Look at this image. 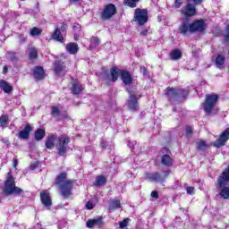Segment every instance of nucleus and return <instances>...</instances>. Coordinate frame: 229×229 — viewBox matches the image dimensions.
Wrapping results in <instances>:
<instances>
[{"label":"nucleus","instance_id":"36","mask_svg":"<svg viewBox=\"0 0 229 229\" xmlns=\"http://www.w3.org/2000/svg\"><path fill=\"white\" fill-rule=\"evenodd\" d=\"M30 35L31 37H39V35H42V30L37 27H34L30 30Z\"/></svg>","mask_w":229,"mask_h":229},{"label":"nucleus","instance_id":"3","mask_svg":"<svg viewBox=\"0 0 229 229\" xmlns=\"http://www.w3.org/2000/svg\"><path fill=\"white\" fill-rule=\"evenodd\" d=\"M229 165L216 178V189L223 199H229Z\"/></svg>","mask_w":229,"mask_h":229},{"label":"nucleus","instance_id":"4","mask_svg":"<svg viewBox=\"0 0 229 229\" xmlns=\"http://www.w3.org/2000/svg\"><path fill=\"white\" fill-rule=\"evenodd\" d=\"M164 94L170 103H173V101H176L177 98H181L182 99H185L189 96V89H183V88H171L167 87L164 90Z\"/></svg>","mask_w":229,"mask_h":229},{"label":"nucleus","instance_id":"45","mask_svg":"<svg viewBox=\"0 0 229 229\" xmlns=\"http://www.w3.org/2000/svg\"><path fill=\"white\" fill-rule=\"evenodd\" d=\"M193 131H192V127L191 125H187L186 126V135H192Z\"/></svg>","mask_w":229,"mask_h":229},{"label":"nucleus","instance_id":"32","mask_svg":"<svg viewBox=\"0 0 229 229\" xmlns=\"http://www.w3.org/2000/svg\"><path fill=\"white\" fill-rule=\"evenodd\" d=\"M207 148H208V144H207V141L203 140L197 141V149H199V151H205Z\"/></svg>","mask_w":229,"mask_h":229},{"label":"nucleus","instance_id":"29","mask_svg":"<svg viewBox=\"0 0 229 229\" xmlns=\"http://www.w3.org/2000/svg\"><path fill=\"white\" fill-rule=\"evenodd\" d=\"M225 62H226V58L223 55H216L215 59V64L218 69H222L223 65H225Z\"/></svg>","mask_w":229,"mask_h":229},{"label":"nucleus","instance_id":"28","mask_svg":"<svg viewBox=\"0 0 229 229\" xmlns=\"http://www.w3.org/2000/svg\"><path fill=\"white\" fill-rule=\"evenodd\" d=\"M182 56V50L178 48H174L170 53V60H173V61L180 60Z\"/></svg>","mask_w":229,"mask_h":229},{"label":"nucleus","instance_id":"33","mask_svg":"<svg viewBox=\"0 0 229 229\" xmlns=\"http://www.w3.org/2000/svg\"><path fill=\"white\" fill-rule=\"evenodd\" d=\"M30 60H37L38 58V51L37 48H31L29 52Z\"/></svg>","mask_w":229,"mask_h":229},{"label":"nucleus","instance_id":"12","mask_svg":"<svg viewBox=\"0 0 229 229\" xmlns=\"http://www.w3.org/2000/svg\"><path fill=\"white\" fill-rule=\"evenodd\" d=\"M126 91L129 94V100L127 101L128 106L131 112H137L139 110V98L134 94L133 91L130 90V89H126Z\"/></svg>","mask_w":229,"mask_h":229},{"label":"nucleus","instance_id":"2","mask_svg":"<svg viewBox=\"0 0 229 229\" xmlns=\"http://www.w3.org/2000/svg\"><path fill=\"white\" fill-rule=\"evenodd\" d=\"M57 189L60 191L61 196L67 199L70 196H72V186L74 181L67 180V173L62 172L55 177V182Z\"/></svg>","mask_w":229,"mask_h":229},{"label":"nucleus","instance_id":"25","mask_svg":"<svg viewBox=\"0 0 229 229\" xmlns=\"http://www.w3.org/2000/svg\"><path fill=\"white\" fill-rule=\"evenodd\" d=\"M106 176L105 175H98L93 182L94 187H103L106 185Z\"/></svg>","mask_w":229,"mask_h":229},{"label":"nucleus","instance_id":"53","mask_svg":"<svg viewBox=\"0 0 229 229\" xmlns=\"http://www.w3.org/2000/svg\"><path fill=\"white\" fill-rule=\"evenodd\" d=\"M73 40H75V41L80 40V35L79 34H74L73 35Z\"/></svg>","mask_w":229,"mask_h":229},{"label":"nucleus","instance_id":"55","mask_svg":"<svg viewBox=\"0 0 229 229\" xmlns=\"http://www.w3.org/2000/svg\"><path fill=\"white\" fill-rule=\"evenodd\" d=\"M165 149H166L167 151H169V148H165Z\"/></svg>","mask_w":229,"mask_h":229},{"label":"nucleus","instance_id":"24","mask_svg":"<svg viewBox=\"0 0 229 229\" xmlns=\"http://www.w3.org/2000/svg\"><path fill=\"white\" fill-rule=\"evenodd\" d=\"M71 90L74 96H80L83 91V86H81L78 81H72Z\"/></svg>","mask_w":229,"mask_h":229},{"label":"nucleus","instance_id":"39","mask_svg":"<svg viewBox=\"0 0 229 229\" xmlns=\"http://www.w3.org/2000/svg\"><path fill=\"white\" fill-rule=\"evenodd\" d=\"M224 41L226 44H229V24L226 25V27H225V35L224 37Z\"/></svg>","mask_w":229,"mask_h":229},{"label":"nucleus","instance_id":"26","mask_svg":"<svg viewBox=\"0 0 229 229\" xmlns=\"http://www.w3.org/2000/svg\"><path fill=\"white\" fill-rule=\"evenodd\" d=\"M78 49H80L78 43L70 42L66 45V50L70 55H76V53H78Z\"/></svg>","mask_w":229,"mask_h":229},{"label":"nucleus","instance_id":"10","mask_svg":"<svg viewBox=\"0 0 229 229\" xmlns=\"http://www.w3.org/2000/svg\"><path fill=\"white\" fill-rule=\"evenodd\" d=\"M117 13V7L114 4H107L104 5L102 12L100 13L101 21H111L114 15Z\"/></svg>","mask_w":229,"mask_h":229},{"label":"nucleus","instance_id":"18","mask_svg":"<svg viewBox=\"0 0 229 229\" xmlns=\"http://www.w3.org/2000/svg\"><path fill=\"white\" fill-rule=\"evenodd\" d=\"M105 225V222L103 221V216H98V218L94 219H89L86 223L87 228H92L93 226H98V228H101Z\"/></svg>","mask_w":229,"mask_h":229},{"label":"nucleus","instance_id":"47","mask_svg":"<svg viewBox=\"0 0 229 229\" xmlns=\"http://www.w3.org/2000/svg\"><path fill=\"white\" fill-rule=\"evenodd\" d=\"M86 208H87L88 210H92V208H94V204H93L92 202H90V201H88V202L86 203Z\"/></svg>","mask_w":229,"mask_h":229},{"label":"nucleus","instance_id":"42","mask_svg":"<svg viewBox=\"0 0 229 229\" xmlns=\"http://www.w3.org/2000/svg\"><path fill=\"white\" fill-rule=\"evenodd\" d=\"M72 30L74 31H81V25L80 23H74Z\"/></svg>","mask_w":229,"mask_h":229},{"label":"nucleus","instance_id":"11","mask_svg":"<svg viewBox=\"0 0 229 229\" xmlns=\"http://www.w3.org/2000/svg\"><path fill=\"white\" fill-rule=\"evenodd\" d=\"M148 9L136 8L134 11L133 21L137 22L138 26H144L148 22Z\"/></svg>","mask_w":229,"mask_h":229},{"label":"nucleus","instance_id":"46","mask_svg":"<svg viewBox=\"0 0 229 229\" xmlns=\"http://www.w3.org/2000/svg\"><path fill=\"white\" fill-rule=\"evenodd\" d=\"M100 148L101 149H106L108 148V141L102 140L100 142Z\"/></svg>","mask_w":229,"mask_h":229},{"label":"nucleus","instance_id":"54","mask_svg":"<svg viewBox=\"0 0 229 229\" xmlns=\"http://www.w3.org/2000/svg\"><path fill=\"white\" fill-rule=\"evenodd\" d=\"M70 1V3H78V1H80V0H69Z\"/></svg>","mask_w":229,"mask_h":229},{"label":"nucleus","instance_id":"31","mask_svg":"<svg viewBox=\"0 0 229 229\" xmlns=\"http://www.w3.org/2000/svg\"><path fill=\"white\" fill-rule=\"evenodd\" d=\"M123 205L121 204V200L119 199H114L111 202V205L109 206V210H115L117 208H122Z\"/></svg>","mask_w":229,"mask_h":229},{"label":"nucleus","instance_id":"44","mask_svg":"<svg viewBox=\"0 0 229 229\" xmlns=\"http://www.w3.org/2000/svg\"><path fill=\"white\" fill-rule=\"evenodd\" d=\"M140 69L143 72V76H148V74H149V72L146 66H140Z\"/></svg>","mask_w":229,"mask_h":229},{"label":"nucleus","instance_id":"7","mask_svg":"<svg viewBox=\"0 0 229 229\" xmlns=\"http://www.w3.org/2000/svg\"><path fill=\"white\" fill-rule=\"evenodd\" d=\"M164 175L160 174L158 172L155 173H145V180H148V182H152L154 183H164L165 180L169 177V174H171V170H165L163 172Z\"/></svg>","mask_w":229,"mask_h":229},{"label":"nucleus","instance_id":"20","mask_svg":"<svg viewBox=\"0 0 229 229\" xmlns=\"http://www.w3.org/2000/svg\"><path fill=\"white\" fill-rule=\"evenodd\" d=\"M52 40H55V42H60L64 44L65 39L64 38V35H62V30L59 28H55L53 34L51 35Z\"/></svg>","mask_w":229,"mask_h":229},{"label":"nucleus","instance_id":"37","mask_svg":"<svg viewBox=\"0 0 229 229\" xmlns=\"http://www.w3.org/2000/svg\"><path fill=\"white\" fill-rule=\"evenodd\" d=\"M101 40H99V38L98 37H92L90 46L92 47H98V46H100Z\"/></svg>","mask_w":229,"mask_h":229},{"label":"nucleus","instance_id":"15","mask_svg":"<svg viewBox=\"0 0 229 229\" xmlns=\"http://www.w3.org/2000/svg\"><path fill=\"white\" fill-rule=\"evenodd\" d=\"M228 140H229V127L225 131H223L218 139L213 142V146L214 148H223V146H225L226 144V142H228Z\"/></svg>","mask_w":229,"mask_h":229},{"label":"nucleus","instance_id":"1","mask_svg":"<svg viewBox=\"0 0 229 229\" xmlns=\"http://www.w3.org/2000/svg\"><path fill=\"white\" fill-rule=\"evenodd\" d=\"M187 4H185L181 9V13L184 17L182 21L181 25L178 28V33L180 35H189V33H205L207 31V22L204 19L194 20L191 23H189L191 17H194L198 13V9L196 6H199L203 0H186Z\"/></svg>","mask_w":229,"mask_h":229},{"label":"nucleus","instance_id":"51","mask_svg":"<svg viewBox=\"0 0 229 229\" xmlns=\"http://www.w3.org/2000/svg\"><path fill=\"white\" fill-rule=\"evenodd\" d=\"M3 74H8V66L7 65H4L3 67Z\"/></svg>","mask_w":229,"mask_h":229},{"label":"nucleus","instance_id":"43","mask_svg":"<svg viewBox=\"0 0 229 229\" xmlns=\"http://www.w3.org/2000/svg\"><path fill=\"white\" fill-rule=\"evenodd\" d=\"M186 192H187V194H190L191 196H192V194H194V187L188 186L186 188Z\"/></svg>","mask_w":229,"mask_h":229},{"label":"nucleus","instance_id":"21","mask_svg":"<svg viewBox=\"0 0 229 229\" xmlns=\"http://www.w3.org/2000/svg\"><path fill=\"white\" fill-rule=\"evenodd\" d=\"M55 142H56V134L50 133L46 140L45 146L47 149H53L55 148Z\"/></svg>","mask_w":229,"mask_h":229},{"label":"nucleus","instance_id":"48","mask_svg":"<svg viewBox=\"0 0 229 229\" xmlns=\"http://www.w3.org/2000/svg\"><path fill=\"white\" fill-rule=\"evenodd\" d=\"M151 198H154L155 199H158V191H153L150 193Z\"/></svg>","mask_w":229,"mask_h":229},{"label":"nucleus","instance_id":"17","mask_svg":"<svg viewBox=\"0 0 229 229\" xmlns=\"http://www.w3.org/2000/svg\"><path fill=\"white\" fill-rule=\"evenodd\" d=\"M65 69H66L65 63H64V61H62V60L55 61L54 72H55V74L57 76H62V74L65 71Z\"/></svg>","mask_w":229,"mask_h":229},{"label":"nucleus","instance_id":"13","mask_svg":"<svg viewBox=\"0 0 229 229\" xmlns=\"http://www.w3.org/2000/svg\"><path fill=\"white\" fill-rule=\"evenodd\" d=\"M31 72L35 81H42L46 80V76H47V74H46V70H44V67L40 65L34 66L31 69Z\"/></svg>","mask_w":229,"mask_h":229},{"label":"nucleus","instance_id":"5","mask_svg":"<svg viewBox=\"0 0 229 229\" xmlns=\"http://www.w3.org/2000/svg\"><path fill=\"white\" fill-rule=\"evenodd\" d=\"M4 192L6 196L21 194L22 192V189L15 186V177L12 174V172L7 174V178L4 182Z\"/></svg>","mask_w":229,"mask_h":229},{"label":"nucleus","instance_id":"52","mask_svg":"<svg viewBox=\"0 0 229 229\" xmlns=\"http://www.w3.org/2000/svg\"><path fill=\"white\" fill-rule=\"evenodd\" d=\"M19 165V160L17 158L13 159V167H17Z\"/></svg>","mask_w":229,"mask_h":229},{"label":"nucleus","instance_id":"38","mask_svg":"<svg viewBox=\"0 0 229 229\" xmlns=\"http://www.w3.org/2000/svg\"><path fill=\"white\" fill-rule=\"evenodd\" d=\"M130 223V218H125L123 221L119 222V228H126Z\"/></svg>","mask_w":229,"mask_h":229},{"label":"nucleus","instance_id":"50","mask_svg":"<svg viewBox=\"0 0 229 229\" xmlns=\"http://www.w3.org/2000/svg\"><path fill=\"white\" fill-rule=\"evenodd\" d=\"M67 28H68L67 23L63 22L61 24V31H67Z\"/></svg>","mask_w":229,"mask_h":229},{"label":"nucleus","instance_id":"8","mask_svg":"<svg viewBox=\"0 0 229 229\" xmlns=\"http://www.w3.org/2000/svg\"><path fill=\"white\" fill-rule=\"evenodd\" d=\"M71 142V137L67 134H63L57 139V153L59 157H65L67 149H69V144Z\"/></svg>","mask_w":229,"mask_h":229},{"label":"nucleus","instance_id":"49","mask_svg":"<svg viewBox=\"0 0 229 229\" xmlns=\"http://www.w3.org/2000/svg\"><path fill=\"white\" fill-rule=\"evenodd\" d=\"M149 30L148 29H145L140 32V37H148V33Z\"/></svg>","mask_w":229,"mask_h":229},{"label":"nucleus","instance_id":"9","mask_svg":"<svg viewBox=\"0 0 229 229\" xmlns=\"http://www.w3.org/2000/svg\"><path fill=\"white\" fill-rule=\"evenodd\" d=\"M119 76H121V70L117 66H113L110 68L109 73H105L104 81L107 87H110L112 83H115L119 80Z\"/></svg>","mask_w":229,"mask_h":229},{"label":"nucleus","instance_id":"22","mask_svg":"<svg viewBox=\"0 0 229 229\" xmlns=\"http://www.w3.org/2000/svg\"><path fill=\"white\" fill-rule=\"evenodd\" d=\"M0 89L5 94H12V92H13V86H12L10 83H8L4 80L0 81Z\"/></svg>","mask_w":229,"mask_h":229},{"label":"nucleus","instance_id":"14","mask_svg":"<svg viewBox=\"0 0 229 229\" xmlns=\"http://www.w3.org/2000/svg\"><path fill=\"white\" fill-rule=\"evenodd\" d=\"M39 199L42 203V205L49 210L51 207H53V199H51V195L49 194V191L47 190H45L40 192Z\"/></svg>","mask_w":229,"mask_h":229},{"label":"nucleus","instance_id":"40","mask_svg":"<svg viewBox=\"0 0 229 229\" xmlns=\"http://www.w3.org/2000/svg\"><path fill=\"white\" fill-rule=\"evenodd\" d=\"M38 165H40V163L38 161H36L30 165V169L31 171H35V169H38Z\"/></svg>","mask_w":229,"mask_h":229},{"label":"nucleus","instance_id":"30","mask_svg":"<svg viewBox=\"0 0 229 229\" xmlns=\"http://www.w3.org/2000/svg\"><path fill=\"white\" fill-rule=\"evenodd\" d=\"M10 116L8 114H2L0 116V128H6V126H8Z\"/></svg>","mask_w":229,"mask_h":229},{"label":"nucleus","instance_id":"16","mask_svg":"<svg viewBox=\"0 0 229 229\" xmlns=\"http://www.w3.org/2000/svg\"><path fill=\"white\" fill-rule=\"evenodd\" d=\"M120 78L123 85H125L126 87L133 83V76L131 75V72H130V71L128 70H120Z\"/></svg>","mask_w":229,"mask_h":229},{"label":"nucleus","instance_id":"35","mask_svg":"<svg viewBox=\"0 0 229 229\" xmlns=\"http://www.w3.org/2000/svg\"><path fill=\"white\" fill-rule=\"evenodd\" d=\"M125 6H129V8H137V4L139 1L137 0H124Z\"/></svg>","mask_w":229,"mask_h":229},{"label":"nucleus","instance_id":"19","mask_svg":"<svg viewBox=\"0 0 229 229\" xmlns=\"http://www.w3.org/2000/svg\"><path fill=\"white\" fill-rule=\"evenodd\" d=\"M33 131V127L30 123H27L23 130L20 131L19 132V138L23 140L30 139V135Z\"/></svg>","mask_w":229,"mask_h":229},{"label":"nucleus","instance_id":"27","mask_svg":"<svg viewBox=\"0 0 229 229\" xmlns=\"http://www.w3.org/2000/svg\"><path fill=\"white\" fill-rule=\"evenodd\" d=\"M46 137V129L38 128L34 133V139L38 142Z\"/></svg>","mask_w":229,"mask_h":229},{"label":"nucleus","instance_id":"6","mask_svg":"<svg viewBox=\"0 0 229 229\" xmlns=\"http://www.w3.org/2000/svg\"><path fill=\"white\" fill-rule=\"evenodd\" d=\"M219 101V95L217 94H208L206 95V98L204 102L201 104V106L207 115H210L214 109L216 108V105Z\"/></svg>","mask_w":229,"mask_h":229},{"label":"nucleus","instance_id":"23","mask_svg":"<svg viewBox=\"0 0 229 229\" xmlns=\"http://www.w3.org/2000/svg\"><path fill=\"white\" fill-rule=\"evenodd\" d=\"M161 164L165 165V167H173V164H174V159L171 157V156L165 154L161 157Z\"/></svg>","mask_w":229,"mask_h":229},{"label":"nucleus","instance_id":"34","mask_svg":"<svg viewBox=\"0 0 229 229\" xmlns=\"http://www.w3.org/2000/svg\"><path fill=\"white\" fill-rule=\"evenodd\" d=\"M51 115L52 117H59L60 115V107L58 106H51Z\"/></svg>","mask_w":229,"mask_h":229},{"label":"nucleus","instance_id":"41","mask_svg":"<svg viewBox=\"0 0 229 229\" xmlns=\"http://www.w3.org/2000/svg\"><path fill=\"white\" fill-rule=\"evenodd\" d=\"M182 4H183L182 0H174V8H177V9L181 8Z\"/></svg>","mask_w":229,"mask_h":229}]
</instances>
